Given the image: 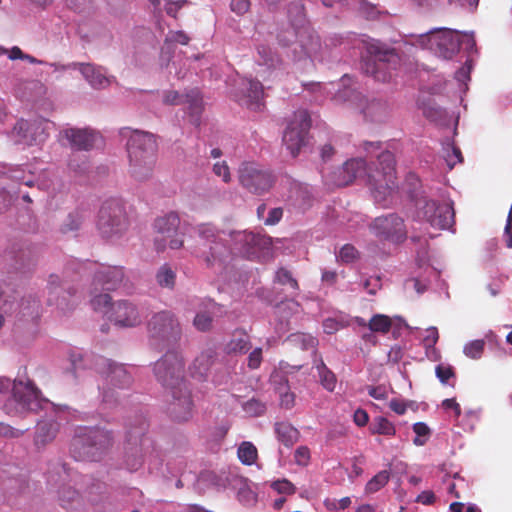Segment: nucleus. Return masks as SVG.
<instances>
[{"mask_svg":"<svg viewBox=\"0 0 512 512\" xmlns=\"http://www.w3.org/2000/svg\"><path fill=\"white\" fill-rule=\"evenodd\" d=\"M370 229L377 238L395 243L403 241L407 235L403 219L396 214L375 218Z\"/></svg>","mask_w":512,"mask_h":512,"instance_id":"obj_19","label":"nucleus"},{"mask_svg":"<svg viewBox=\"0 0 512 512\" xmlns=\"http://www.w3.org/2000/svg\"><path fill=\"white\" fill-rule=\"evenodd\" d=\"M215 357V352L212 349L202 351L193 361L190 367L191 374L195 377H204L209 368L211 367Z\"/></svg>","mask_w":512,"mask_h":512,"instance_id":"obj_29","label":"nucleus"},{"mask_svg":"<svg viewBox=\"0 0 512 512\" xmlns=\"http://www.w3.org/2000/svg\"><path fill=\"white\" fill-rule=\"evenodd\" d=\"M314 367L317 370L321 385L329 392H333L337 385L335 374L326 366L321 357H315Z\"/></svg>","mask_w":512,"mask_h":512,"instance_id":"obj_30","label":"nucleus"},{"mask_svg":"<svg viewBox=\"0 0 512 512\" xmlns=\"http://www.w3.org/2000/svg\"><path fill=\"white\" fill-rule=\"evenodd\" d=\"M277 439L285 446L290 447L299 438V431L288 422H278L274 427Z\"/></svg>","mask_w":512,"mask_h":512,"instance_id":"obj_31","label":"nucleus"},{"mask_svg":"<svg viewBox=\"0 0 512 512\" xmlns=\"http://www.w3.org/2000/svg\"><path fill=\"white\" fill-rule=\"evenodd\" d=\"M295 462L300 466H306L310 460V451L306 446H300L294 453Z\"/></svg>","mask_w":512,"mask_h":512,"instance_id":"obj_60","label":"nucleus"},{"mask_svg":"<svg viewBox=\"0 0 512 512\" xmlns=\"http://www.w3.org/2000/svg\"><path fill=\"white\" fill-rule=\"evenodd\" d=\"M365 175H367L372 196L379 206L386 208L397 201L399 191L396 183L395 159L391 152L386 150L379 154L377 166L369 173L363 159L348 160L333 182L336 186H345Z\"/></svg>","mask_w":512,"mask_h":512,"instance_id":"obj_3","label":"nucleus"},{"mask_svg":"<svg viewBox=\"0 0 512 512\" xmlns=\"http://www.w3.org/2000/svg\"><path fill=\"white\" fill-rule=\"evenodd\" d=\"M156 380L166 389L178 387L184 380V360L177 352H167L153 365Z\"/></svg>","mask_w":512,"mask_h":512,"instance_id":"obj_13","label":"nucleus"},{"mask_svg":"<svg viewBox=\"0 0 512 512\" xmlns=\"http://www.w3.org/2000/svg\"><path fill=\"white\" fill-rule=\"evenodd\" d=\"M155 279L161 288L172 290L176 283V271L169 264L164 263L158 268Z\"/></svg>","mask_w":512,"mask_h":512,"instance_id":"obj_34","label":"nucleus"},{"mask_svg":"<svg viewBox=\"0 0 512 512\" xmlns=\"http://www.w3.org/2000/svg\"><path fill=\"white\" fill-rule=\"evenodd\" d=\"M362 43L366 52L374 58L373 61L365 63V72L377 81L388 82L400 66L401 59L396 50L412 54L419 45L439 57L448 59L460 49V32L436 28L428 33L412 36L409 41H404L398 48L393 49L373 38L363 39Z\"/></svg>","mask_w":512,"mask_h":512,"instance_id":"obj_1","label":"nucleus"},{"mask_svg":"<svg viewBox=\"0 0 512 512\" xmlns=\"http://www.w3.org/2000/svg\"><path fill=\"white\" fill-rule=\"evenodd\" d=\"M390 479V473L387 470H382L378 472L374 477H372L367 484L365 485V494L370 495L374 494L383 488Z\"/></svg>","mask_w":512,"mask_h":512,"instance_id":"obj_39","label":"nucleus"},{"mask_svg":"<svg viewBox=\"0 0 512 512\" xmlns=\"http://www.w3.org/2000/svg\"><path fill=\"white\" fill-rule=\"evenodd\" d=\"M370 431L372 434H379V435L391 437V436L395 435L396 427L387 418L378 416V417L374 418V420L370 426Z\"/></svg>","mask_w":512,"mask_h":512,"instance_id":"obj_37","label":"nucleus"},{"mask_svg":"<svg viewBox=\"0 0 512 512\" xmlns=\"http://www.w3.org/2000/svg\"><path fill=\"white\" fill-rule=\"evenodd\" d=\"M484 340H473L465 344L463 353L471 359H479L483 353Z\"/></svg>","mask_w":512,"mask_h":512,"instance_id":"obj_46","label":"nucleus"},{"mask_svg":"<svg viewBox=\"0 0 512 512\" xmlns=\"http://www.w3.org/2000/svg\"><path fill=\"white\" fill-rule=\"evenodd\" d=\"M113 437L107 430L80 426L71 442V454L77 461H98L111 447Z\"/></svg>","mask_w":512,"mask_h":512,"instance_id":"obj_6","label":"nucleus"},{"mask_svg":"<svg viewBox=\"0 0 512 512\" xmlns=\"http://www.w3.org/2000/svg\"><path fill=\"white\" fill-rule=\"evenodd\" d=\"M201 248L195 255L201 258L209 267H221L231 254L243 257L258 256L269 250L271 239L260 233L233 231L230 233L231 247L228 248L221 234L212 224H199L196 228Z\"/></svg>","mask_w":512,"mask_h":512,"instance_id":"obj_2","label":"nucleus"},{"mask_svg":"<svg viewBox=\"0 0 512 512\" xmlns=\"http://www.w3.org/2000/svg\"><path fill=\"white\" fill-rule=\"evenodd\" d=\"M163 102L170 105L188 104L193 114H198L202 107V98L197 89L191 90L185 95H180L176 91H167L163 95Z\"/></svg>","mask_w":512,"mask_h":512,"instance_id":"obj_26","label":"nucleus"},{"mask_svg":"<svg viewBox=\"0 0 512 512\" xmlns=\"http://www.w3.org/2000/svg\"><path fill=\"white\" fill-rule=\"evenodd\" d=\"M237 456L242 464L250 466L256 462L258 451L252 442L244 441L238 446Z\"/></svg>","mask_w":512,"mask_h":512,"instance_id":"obj_36","label":"nucleus"},{"mask_svg":"<svg viewBox=\"0 0 512 512\" xmlns=\"http://www.w3.org/2000/svg\"><path fill=\"white\" fill-rule=\"evenodd\" d=\"M409 193L417 208V218L427 222L431 227L444 230L452 227L454 223V209L452 202L445 201L438 204L434 200H428L423 195H418L416 190Z\"/></svg>","mask_w":512,"mask_h":512,"instance_id":"obj_9","label":"nucleus"},{"mask_svg":"<svg viewBox=\"0 0 512 512\" xmlns=\"http://www.w3.org/2000/svg\"><path fill=\"white\" fill-rule=\"evenodd\" d=\"M213 172L216 176L220 177L223 182L229 183L231 181L230 169L225 161H218L213 165Z\"/></svg>","mask_w":512,"mask_h":512,"instance_id":"obj_57","label":"nucleus"},{"mask_svg":"<svg viewBox=\"0 0 512 512\" xmlns=\"http://www.w3.org/2000/svg\"><path fill=\"white\" fill-rule=\"evenodd\" d=\"M242 98L239 99L243 104L252 109H259L263 99V86L259 81L253 79H241Z\"/></svg>","mask_w":512,"mask_h":512,"instance_id":"obj_27","label":"nucleus"},{"mask_svg":"<svg viewBox=\"0 0 512 512\" xmlns=\"http://www.w3.org/2000/svg\"><path fill=\"white\" fill-rule=\"evenodd\" d=\"M72 67L81 73L83 78L93 89H105L115 81L114 76L109 75L104 67L96 64L74 63Z\"/></svg>","mask_w":512,"mask_h":512,"instance_id":"obj_24","label":"nucleus"},{"mask_svg":"<svg viewBox=\"0 0 512 512\" xmlns=\"http://www.w3.org/2000/svg\"><path fill=\"white\" fill-rule=\"evenodd\" d=\"M97 228L107 239L118 237L127 230L128 218L122 200L112 198L102 203L98 213Z\"/></svg>","mask_w":512,"mask_h":512,"instance_id":"obj_10","label":"nucleus"},{"mask_svg":"<svg viewBox=\"0 0 512 512\" xmlns=\"http://www.w3.org/2000/svg\"><path fill=\"white\" fill-rule=\"evenodd\" d=\"M347 325H349V323L345 322L343 319L327 318L323 321V329L327 334H333Z\"/></svg>","mask_w":512,"mask_h":512,"instance_id":"obj_58","label":"nucleus"},{"mask_svg":"<svg viewBox=\"0 0 512 512\" xmlns=\"http://www.w3.org/2000/svg\"><path fill=\"white\" fill-rule=\"evenodd\" d=\"M58 429L59 425L54 420L39 421L36 428V443L45 444L51 441L56 436Z\"/></svg>","mask_w":512,"mask_h":512,"instance_id":"obj_32","label":"nucleus"},{"mask_svg":"<svg viewBox=\"0 0 512 512\" xmlns=\"http://www.w3.org/2000/svg\"><path fill=\"white\" fill-rule=\"evenodd\" d=\"M436 377L442 384H448L449 379L454 377L453 368L448 364H439L435 368Z\"/></svg>","mask_w":512,"mask_h":512,"instance_id":"obj_53","label":"nucleus"},{"mask_svg":"<svg viewBox=\"0 0 512 512\" xmlns=\"http://www.w3.org/2000/svg\"><path fill=\"white\" fill-rule=\"evenodd\" d=\"M94 311L103 315L112 323L122 328H133L143 321V312L140 306L130 300L111 302L109 294L95 295L90 299Z\"/></svg>","mask_w":512,"mask_h":512,"instance_id":"obj_7","label":"nucleus"},{"mask_svg":"<svg viewBox=\"0 0 512 512\" xmlns=\"http://www.w3.org/2000/svg\"><path fill=\"white\" fill-rule=\"evenodd\" d=\"M212 318L208 312H198L194 318L193 324L196 329L206 331L211 327Z\"/></svg>","mask_w":512,"mask_h":512,"instance_id":"obj_55","label":"nucleus"},{"mask_svg":"<svg viewBox=\"0 0 512 512\" xmlns=\"http://www.w3.org/2000/svg\"><path fill=\"white\" fill-rule=\"evenodd\" d=\"M346 102L360 109L364 117L371 121H379L387 114L388 108L386 103L375 99L368 101L364 99L360 92L352 87L349 90Z\"/></svg>","mask_w":512,"mask_h":512,"instance_id":"obj_23","label":"nucleus"},{"mask_svg":"<svg viewBox=\"0 0 512 512\" xmlns=\"http://www.w3.org/2000/svg\"><path fill=\"white\" fill-rule=\"evenodd\" d=\"M237 173L241 186L256 195L267 193L275 181L273 174L255 161H243Z\"/></svg>","mask_w":512,"mask_h":512,"instance_id":"obj_11","label":"nucleus"},{"mask_svg":"<svg viewBox=\"0 0 512 512\" xmlns=\"http://www.w3.org/2000/svg\"><path fill=\"white\" fill-rule=\"evenodd\" d=\"M311 125L307 110L301 109L294 112L283 134V144L295 157L305 145L307 133Z\"/></svg>","mask_w":512,"mask_h":512,"instance_id":"obj_16","label":"nucleus"},{"mask_svg":"<svg viewBox=\"0 0 512 512\" xmlns=\"http://www.w3.org/2000/svg\"><path fill=\"white\" fill-rule=\"evenodd\" d=\"M424 115L436 123L444 124L442 118L446 116V111L440 107L428 106L424 109Z\"/></svg>","mask_w":512,"mask_h":512,"instance_id":"obj_59","label":"nucleus"},{"mask_svg":"<svg viewBox=\"0 0 512 512\" xmlns=\"http://www.w3.org/2000/svg\"><path fill=\"white\" fill-rule=\"evenodd\" d=\"M304 88L314 95L316 102H322L327 98L336 104L346 103L349 90L352 86V78L344 75L338 82H310L303 84Z\"/></svg>","mask_w":512,"mask_h":512,"instance_id":"obj_17","label":"nucleus"},{"mask_svg":"<svg viewBox=\"0 0 512 512\" xmlns=\"http://www.w3.org/2000/svg\"><path fill=\"white\" fill-rule=\"evenodd\" d=\"M412 429L416 435L415 438L413 439L414 445L424 446L431 436V429L424 422L414 423Z\"/></svg>","mask_w":512,"mask_h":512,"instance_id":"obj_42","label":"nucleus"},{"mask_svg":"<svg viewBox=\"0 0 512 512\" xmlns=\"http://www.w3.org/2000/svg\"><path fill=\"white\" fill-rule=\"evenodd\" d=\"M352 504V499L349 496L343 497L341 499L336 498H325L323 501V506L329 512H339L346 510Z\"/></svg>","mask_w":512,"mask_h":512,"instance_id":"obj_43","label":"nucleus"},{"mask_svg":"<svg viewBox=\"0 0 512 512\" xmlns=\"http://www.w3.org/2000/svg\"><path fill=\"white\" fill-rule=\"evenodd\" d=\"M167 391H169L171 396L167 406V412L170 417L177 422L190 420L194 413V402L186 382Z\"/></svg>","mask_w":512,"mask_h":512,"instance_id":"obj_18","label":"nucleus"},{"mask_svg":"<svg viewBox=\"0 0 512 512\" xmlns=\"http://www.w3.org/2000/svg\"><path fill=\"white\" fill-rule=\"evenodd\" d=\"M145 430V422H142L139 429L129 432V441L133 439L136 443L138 436H141L139 439V448H131L126 454L125 465L129 471H137L142 466L144 455L148 453L149 448L152 446V441L144 436Z\"/></svg>","mask_w":512,"mask_h":512,"instance_id":"obj_22","label":"nucleus"},{"mask_svg":"<svg viewBox=\"0 0 512 512\" xmlns=\"http://www.w3.org/2000/svg\"><path fill=\"white\" fill-rule=\"evenodd\" d=\"M262 361V349L255 348L252 350L248 356V366L251 369H256L260 366Z\"/></svg>","mask_w":512,"mask_h":512,"instance_id":"obj_64","label":"nucleus"},{"mask_svg":"<svg viewBox=\"0 0 512 512\" xmlns=\"http://www.w3.org/2000/svg\"><path fill=\"white\" fill-rule=\"evenodd\" d=\"M120 134L127 139L126 149L129 158L130 175L137 181L149 179L157 159V142L152 133L122 128Z\"/></svg>","mask_w":512,"mask_h":512,"instance_id":"obj_5","label":"nucleus"},{"mask_svg":"<svg viewBox=\"0 0 512 512\" xmlns=\"http://www.w3.org/2000/svg\"><path fill=\"white\" fill-rule=\"evenodd\" d=\"M230 8L234 13H236L238 15H243L250 8V1L249 0H231Z\"/></svg>","mask_w":512,"mask_h":512,"instance_id":"obj_62","label":"nucleus"},{"mask_svg":"<svg viewBox=\"0 0 512 512\" xmlns=\"http://www.w3.org/2000/svg\"><path fill=\"white\" fill-rule=\"evenodd\" d=\"M124 278L122 267L117 266H100L94 274L91 299L98 293L99 286L103 291H110L116 289Z\"/></svg>","mask_w":512,"mask_h":512,"instance_id":"obj_21","label":"nucleus"},{"mask_svg":"<svg viewBox=\"0 0 512 512\" xmlns=\"http://www.w3.org/2000/svg\"><path fill=\"white\" fill-rule=\"evenodd\" d=\"M180 223L178 214L174 212L155 220L153 227L157 236L154 239V245L158 252L164 251L167 246L173 250L183 246V239L178 232Z\"/></svg>","mask_w":512,"mask_h":512,"instance_id":"obj_15","label":"nucleus"},{"mask_svg":"<svg viewBox=\"0 0 512 512\" xmlns=\"http://www.w3.org/2000/svg\"><path fill=\"white\" fill-rule=\"evenodd\" d=\"M251 349L249 335L242 330L235 331L230 340L224 346V352L228 355H242Z\"/></svg>","mask_w":512,"mask_h":512,"instance_id":"obj_28","label":"nucleus"},{"mask_svg":"<svg viewBox=\"0 0 512 512\" xmlns=\"http://www.w3.org/2000/svg\"><path fill=\"white\" fill-rule=\"evenodd\" d=\"M270 487L278 494L292 495L295 493V486L287 479H278L271 482Z\"/></svg>","mask_w":512,"mask_h":512,"instance_id":"obj_49","label":"nucleus"},{"mask_svg":"<svg viewBox=\"0 0 512 512\" xmlns=\"http://www.w3.org/2000/svg\"><path fill=\"white\" fill-rule=\"evenodd\" d=\"M53 408L54 404L42 397L40 390L31 380L17 378L13 381L12 396L5 404L8 414L18 415Z\"/></svg>","mask_w":512,"mask_h":512,"instance_id":"obj_8","label":"nucleus"},{"mask_svg":"<svg viewBox=\"0 0 512 512\" xmlns=\"http://www.w3.org/2000/svg\"><path fill=\"white\" fill-rule=\"evenodd\" d=\"M321 50V44L316 37H310L307 45L296 44L294 54L298 69L309 70L314 66L316 61L322 62L323 57L320 55Z\"/></svg>","mask_w":512,"mask_h":512,"instance_id":"obj_25","label":"nucleus"},{"mask_svg":"<svg viewBox=\"0 0 512 512\" xmlns=\"http://www.w3.org/2000/svg\"><path fill=\"white\" fill-rule=\"evenodd\" d=\"M438 338L439 335L436 327L431 326L426 329V335L423 339V344L427 351L431 349L433 353H436L435 344L437 343Z\"/></svg>","mask_w":512,"mask_h":512,"instance_id":"obj_54","label":"nucleus"},{"mask_svg":"<svg viewBox=\"0 0 512 512\" xmlns=\"http://www.w3.org/2000/svg\"><path fill=\"white\" fill-rule=\"evenodd\" d=\"M151 341L172 344L177 342L182 334L180 323L171 311L155 313L147 324Z\"/></svg>","mask_w":512,"mask_h":512,"instance_id":"obj_12","label":"nucleus"},{"mask_svg":"<svg viewBox=\"0 0 512 512\" xmlns=\"http://www.w3.org/2000/svg\"><path fill=\"white\" fill-rule=\"evenodd\" d=\"M287 388V380L284 381L282 387L279 388L280 394V405L285 409H290L294 406L295 403V395L292 392L282 391Z\"/></svg>","mask_w":512,"mask_h":512,"instance_id":"obj_56","label":"nucleus"},{"mask_svg":"<svg viewBox=\"0 0 512 512\" xmlns=\"http://www.w3.org/2000/svg\"><path fill=\"white\" fill-rule=\"evenodd\" d=\"M53 126L51 121L42 117L32 120L20 119L13 127L12 136L20 144L40 145L48 139Z\"/></svg>","mask_w":512,"mask_h":512,"instance_id":"obj_14","label":"nucleus"},{"mask_svg":"<svg viewBox=\"0 0 512 512\" xmlns=\"http://www.w3.org/2000/svg\"><path fill=\"white\" fill-rule=\"evenodd\" d=\"M479 420V411L468 410L461 420L458 419V425L464 431H473L477 421Z\"/></svg>","mask_w":512,"mask_h":512,"instance_id":"obj_48","label":"nucleus"},{"mask_svg":"<svg viewBox=\"0 0 512 512\" xmlns=\"http://www.w3.org/2000/svg\"><path fill=\"white\" fill-rule=\"evenodd\" d=\"M257 63L259 66H265L268 70L276 69L281 61L272 49L264 44L257 46Z\"/></svg>","mask_w":512,"mask_h":512,"instance_id":"obj_33","label":"nucleus"},{"mask_svg":"<svg viewBox=\"0 0 512 512\" xmlns=\"http://www.w3.org/2000/svg\"><path fill=\"white\" fill-rule=\"evenodd\" d=\"M242 409L247 416L257 417L265 412L266 406L261 401L252 398L242 404Z\"/></svg>","mask_w":512,"mask_h":512,"instance_id":"obj_45","label":"nucleus"},{"mask_svg":"<svg viewBox=\"0 0 512 512\" xmlns=\"http://www.w3.org/2000/svg\"><path fill=\"white\" fill-rule=\"evenodd\" d=\"M61 279L56 274H51L48 279V291L50 294L49 302L53 303L57 302L56 296L59 295L60 291L64 293V290L61 288Z\"/></svg>","mask_w":512,"mask_h":512,"instance_id":"obj_50","label":"nucleus"},{"mask_svg":"<svg viewBox=\"0 0 512 512\" xmlns=\"http://www.w3.org/2000/svg\"><path fill=\"white\" fill-rule=\"evenodd\" d=\"M59 499L63 507L69 508L74 502L78 501L79 493L71 488H62L59 491Z\"/></svg>","mask_w":512,"mask_h":512,"instance_id":"obj_52","label":"nucleus"},{"mask_svg":"<svg viewBox=\"0 0 512 512\" xmlns=\"http://www.w3.org/2000/svg\"><path fill=\"white\" fill-rule=\"evenodd\" d=\"M189 41L190 38L184 31H169L165 38L164 46L161 52V57L163 58L165 53L167 52L168 59L170 58L172 43H180L182 45H187Z\"/></svg>","mask_w":512,"mask_h":512,"instance_id":"obj_38","label":"nucleus"},{"mask_svg":"<svg viewBox=\"0 0 512 512\" xmlns=\"http://www.w3.org/2000/svg\"><path fill=\"white\" fill-rule=\"evenodd\" d=\"M358 251L350 244L344 245L337 254V260L343 263H351L358 258Z\"/></svg>","mask_w":512,"mask_h":512,"instance_id":"obj_51","label":"nucleus"},{"mask_svg":"<svg viewBox=\"0 0 512 512\" xmlns=\"http://www.w3.org/2000/svg\"><path fill=\"white\" fill-rule=\"evenodd\" d=\"M441 406L445 411L451 410L454 413L456 420L460 418L461 408L454 398L443 400Z\"/></svg>","mask_w":512,"mask_h":512,"instance_id":"obj_63","label":"nucleus"},{"mask_svg":"<svg viewBox=\"0 0 512 512\" xmlns=\"http://www.w3.org/2000/svg\"><path fill=\"white\" fill-rule=\"evenodd\" d=\"M393 325V320L384 314L374 315L368 324L371 332L379 333H387Z\"/></svg>","mask_w":512,"mask_h":512,"instance_id":"obj_40","label":"nucleus"},{"mask_svg":"<svg viewBox=\"0 0 512 512\" xmlns=\"http://www.w3.org/2000/svg\"><path fill=\"white\" fill-rule=\"evenodd\" d=\"M473 68V61L467 59L465 63L455 72L454 79L458 86V93L464 94L468 90V82L470 81V73Z\"/></svg>","mask_w":512,"mask_h":512,"instance_id":"obj_35","label":"nucleus"},{"mask_svg":"<svg viewBox=\"0 0 512 512\" xmlns=\"http://www.w3.org/2000/svg\"><path fill=\"white\" fill-rule=\"evenodd\" d=\"M60 134L72 149L79 151H88L101 140L100 133L89 127H67Z\"/></svg>","mask_w":512,"mask_h":512,"instance_id":"obj_20","label":"nucleus"},{"mask_svg":"<svg viewBox=\"0 0 512 512\" xmlns=\"http://www.w3.org/2000/svg\"><path fill=\"white\" fill-rule=\"evenodd\" d=\"M239 501L246 506L253 505L257 500V495L248 488L240 489L238 492Z\"/></svg>","mask_w":512,"mask_h":512,"instance_id":"obj_61","label":"nucleus"},{"mask_svg":"<svg viewBox=\"0 0 512 512\" xmlns=\"http://www.w3.org/2000/svg\"><path fill=\"white\" fill-rule=\"evenodd\" d=\"M71 373L75 379L86 369H94L102 377V384L99 385L102 401L107 404L116 403L120 392L128 389L132 378L123 364H118L102 356L92 357L83 355L79 351H72L69 354Z\"/></svg>","mask_w":512,"mask_h":512,"instance_id":"obj_4","label":"nucleus"},{"mask_svg":"<svg viewBox=\"0 0 512 512\" xmlns=\"http://www.w3.org/2000/svg\"><path fill=\"white\" fill-rule=\"evenodd\" d=\"M275 282L288 286L292 291L291 295H295L298 291V283L297 281L292 277L291 273L284 269L280 268L275 275Z\"/></svg>","mask_w":512,"mask_h":512,"instance_id":"obj_44","label":"nucleus"},{"mask_svg":"<svg viewBox=\"0 0 512 512\" xmlns=\"http://www.w3.org/2000/svg\"><path fill=\"white\" fill-rule=\"evenodd\" d=\"M289 341L300 345L303 350L315 348L318 341L310 334H293L289 337Z\"/></svg>","mask_w":512,"mask_h":512,"instance_id":"obj_47","label":"nucleus"},{"mask_svg":"<svg viewBox=\"0 0 512 512\" xmlns=\"http://www.w3.org/2000/svg\"><path fill=\"white\" fill-rule=\"evenodd\" d=\"M443 158L450 170L453 169L457 163L462 162L461 151L450 142L443 145Z\"/></svg>","mask_w":512,"mask_h":512,"instance_id":"obj_41","label":"nucleus"}]
</instances>
